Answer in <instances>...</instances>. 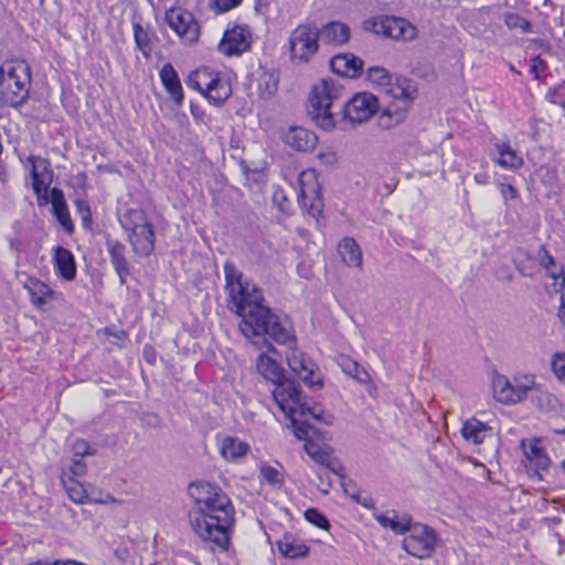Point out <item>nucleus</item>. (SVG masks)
<instances>
[{
    "instance_id": "5",
    "label": "nucleus",
    "mask_w": 565,
    "mask_h": 565,
    "mask_svg": "<svg viewBox=\"0 0 565 565\" xmlns=\"http://www.w3.org/2000/svg\"><path fill=\"white\" fill-rule=\"evenodd\" d=\"M342 86L333 79H321L312 87L309 96L308 114L317 126L331 130L334 125L331 106L341 97Z\"/></svg>"
},
{
    "instance_id": "38",
    "label": "nucleus",
    "mask_w": 565,
    "mask_h": 565,
    "mask_svg": "<svg viewBox=\"0 0 565 565\" xmlns=\"http://www.w3.org/2000/svg\"><path fill=\"white\" fill-rule=\"evenodd\" d=\"M503 21L509 30H520L522 33H531L533 31L532 23L519 13L505 12Z\"/></svg>"
},
{
    "instance_id": "51",
    "label": "nucleus",
    "mask_w": 565,
    "mask_h": 565,
    "mask_svg": "<svg viewBox=\"0 0 565 565\" xmlns=\"http://www.w3.org/2000/svg\"><path fill=\"white\" fill-rule=\"evenodd\" d=\"M546 68V62L540 56H535L531 60V73L535 75V78H539L541 73H544Z\"/></svg>"
},
{
    "instance_id": "17",
    "label": "nucleus",
    "mask_w": 565,
    "mask_h": 565,
    "mask_svg": "<svg viewBox=\"0 0 565 565\" xmlns=\"http://www.w3.org/2000/svg\"><path fill=\"white\" fill-rule=\"evenodd\" d=\"M105 246L108 252L110 263L118 275L119 282L124 286L127 277L130 275V265L126 257V246L118 239L106 237Z\"/></svg>"
},
{
    "instance_id": "42",
    "label": "nucleus",
    "mask_w": 565,
    "mask_h": 565,
    "mask_svg": "<svg viewBox=\"0 0 565 565\" xmlns=\"http://www.w3.org/2000/svg\"><path fill=\"white\" fill-rule=\"evenodd\" d=\"M305 518L308 522L318 526L319 529L327 530L330 526L328 519L315 508L308 509L305 512Z\"/></svg>"
},
{
    "instance_id": "22",
    "label": "nucleus",
    "mask_w": 565,
    "mask_h": 565,
    "mask_svg": "<svg viewBox=\"0 0 565 565\" xmlns=\"http://www.w3.org/2000/svg\"><path fill=\"white\" fill-rule=\"evenodd\" d=\"M331 70L343 77L354 78L362 72L363 62L351 53L338 54L330 61Z\"/></svg>"
},
{
    "instance_id": "45",
    "label": "nucleus",
    "mask_w": 565,
    "mask_h": 565,
    "mask_svg": "<svg viewBox=\"0 0 565 565\" xmlns=\"http://www.w3.org/2000/svg\"><path fill=\"white\" fill-rule=\"evenodd\" d=\"M74 458H83L84 456L94 455L90 445L84 439H76L72 446Z\"/></svg>"
},
{
    "instance_id": "7",
    "label": "nucleus",
    "mask_w": 565,
    "mask_h": 565,
    "mask_svg": "<svg viewBox=\"0 0 565 565\" xmlns=\"http://www.w3.org/2000/svg\"><path fill=\"white\" fill-rule=\"evenodd\" d=\"M292 430L298 439L305 441L303 449L316 463L330 469L334 475H340L342 466L332 458L331 447L316 428L309 424L294 422Z\"/></svg>"
},
{
    "instance_id": "59",
    "label": "nucleus",
    "mask_w": 565,
    "mask_h": 565,
    "mask_svg": "<svg viewBox=\"0 0 565 565\" xmlns=\"http://www.w3.org/2000/svg\"><path fill=\"white\" fill-rule=\"evenodd\" d=\"M547 271V276L553 278V279H558L562 277V275L564 274V268H561V270L556 271L555 269L553 268H550V270H546Z\"/></svg>"
},
{
    "instance_id": "15",
    "label": "nucleus",
    "mask_w": 565,
    "mask_h": 565,
    "mask_svg": "<svg viewBox=\"0 0 565 565\" xmlns=\"http://www.w3.org/2000/svg\"><path fill=\"white\" fill-rule=\"evenodd\" d=\"M253 33L248 25L234 24L225 30L218 44V51L226 56H239L249 51Z\"/></svg>"
},
{
    "instance_id": "52",
    "label": "nucleus",
    "mask_w": 565,
    "mask_h": 565,
    "mask_svg": "<svg viewBox=\"0 0 565 565\" xmlns=\"http://www.w3.org/2000/svg\"><path fill=\"white\" fill-rule=\"evenodd\" d=\"M501 194L505 201L509 199L514 200L519 196L518 190L511 184H501Z\"/></svg>"
},
{
    "instance_id": "37",
    "label": "nucleus",
    "mask_w": 565,
    "mask_h": 565,
    "mask_svg": "<svg viewBox=\"0 0 565 565\" xmlns=\"http://www.w3.org/2000/svg\"><path fill=\"white\" fill-rule=\"evenodd\" d=\"M61 482L63 483L70 499L75 503H84L87 494L82 482L77 478L61 476Z\"/></svg>"
},
{
    "instance_id": "63",
    "label": "nucleus",
    "mask_w": 565,
    "mask_h": 565,
    "mask_svg": "<svg viewBox=\"0 0 565 565\" xmlns=\"http://www.w3.org/2000/svg\"><path fill=\"white\" fill-rule=\"evenodd\" d=\"M534 43L539 44L540 46H546L545 43L542 40H534Z\"/></svg>"
},
{
    "instance_id": "14",
    "label": "nucleus",
    "mask_w": 565,
    "mask_h": 565,
    "mask_svg": "<svg viewBox=\"0 0 565 565\" xmlns=\"http://www.w3.org/2000/svg\"><path fill=\"white\" fill-rule=\"evenodd\" d=\"M164 21L184 43L192 44L199 40L200 26L191 12L170 8L164 13Z\"/></svg>"
},
{
    "instance_id": "18",
    "label": "nucleus",
    "mask_w": 565,
    "mask_h": 565,
    "mask_svg": "<svg viewBox=\"0 0 565 565\" xmlns=\"http://www.w3.org/2000/svg\"><path fill=\"white\" fill-rule=\"evenodd\" d=\"M284 142L297 151H311L318 142L317 135L303 127H290L284 135Z\"/></svg>"
},
{
    "instance_id": "3",
    "label": "nucleus",
    "mask_w": 565,
    "mask_h": 565,
    "mask_svg": "<svg viewBox=\"0 0 565 565\" xmlns=\"http://www.w3.org/2000/svg\"><path fill=\"white\" fill-rule=\"evenodd\" d=\"M273 397L281 413L290 420L294 428V422L297 424H307L302 418L311 416L313 419L326 425H332L333 416L326 414L320 405L309 406L302 397L299 384L297 382H285L273 390Z\"/></svg>"
},
{
    "instance_id": "8",
    "label": "nucleus",
    "mask_w": 565,
    "mask_h": 565,
    "mask_svg": "<svg viewBox=\"0 0 565 565\" xmlns=\"http://www.w3.org/2000/svg\"><path fill=\"white\" fill-rule=\"evenodd\" d=\"M186 85L200 92L215 106L222 105L232 95L230 83L209 67H202L192 72L188 76Z\"/></svg>"
},
{
    "instance_id": "49",
    "label": "nucleus",
    "mask_w": 565,
    "mask_h": 565,
    "mask_svg": "<svg viewBox=\"0 0 565 565\" xmlns=\"http://www.w3.org/2000/svg\"><path fill=\"white\" fill-rule=\"evenodd\" d=\"M515 390L523 391L522 401L526 398L527 393L533 388L534 386V377L531 375H525L521 381H515Z\"/></svg>"
},
{
    "instance_id": "44",
    "label": "nucleus",
    "mask_w": 565,
    "mask_h": 565,
    "mask_svg": "<svg viewBox=\"0 0 565 565\" xmlns=\"http://www.w3.org/2000/svg\"><path fill=\"white\" fill-rule=\"evenodd\" d=\"M329 471L331 470L322 466L316 471V475L319 479L318 488L324 494L329 493L330 489L332 488V481Z\"/></svg>"
},
{
    "instance_id": "9",
    "label": "nucleus",
    "mask_w": 565,
    "mask_h": 565,
    "mask_svg": "<svg viewBox=\"0 0 565 565\" xmlns=\"http://www.w3.org/2000/svg\"><path fill=\"white\" fill-rule=\"evenodd\" d=\"M437 543L438 535L433 527L422 523H413L402 545L409 555L423 559L433 555Z\"/></svg>"
},
{
    "instance_id": "26",
    "label": "nucleus",
    "mask_w": 565,
    "mask_h": 565,
    "mask_svg": "<svg viewBox=\"0 0 565 565\" xmlns=\"http://www.w3.org/2000/svg\"><path fill=\"white\" fill-rule=\"evenodd\" d=\"M521 447L523 449L524 456L529 460V462L539 471H545L550 467L551 460L544 448L541 445V440L537 438H533L526 443L522 440Z\"/></svg>"
},
{
    "instance_id": "16",
    "label": "nucleus",
    "mask_w": 565,
    "mask_h": 565,
    "mask_svg": "<svg viewBox=\"0 0 565 565\" xmlns=\"http://www.w3.org/2000/svg\"><path fill=\"white\" fill-rule=\"evenodd\" d=\"M377 98L371 93H360L345 103L343 117L351 124L367 121L377 110Z\"/></svg>"
},
{
    "instance_id": "34",
    "label": "nucleus",
    "mask_w": 565,
    "mask_h": 565,
    "mask_svg": "<svg viewBox=\"0 0 565 565\" xmlns=\"http://www.w3.org/2000/svg\"><path fill=\"white\" fill-rule=\"evenodd\" d=\"M489 431L487 424L476 419H467L460 429L462 438L470 444L480 445L484 441L486 436Z\"/></svg>"
},
{
    "instance_id": "62",
    "label": "nucleus",
    "mask_w": 565,
    "mask_h": 565,
    "mask_svg": "<svg viewBox=\"0 0 565 565\" xmlns=\"http://www.w3.org/2000/svg\"><path fill=\"white\" fill-rule=\"evenodd\" d=\"M554 433L557 434V435H565V427L564 428L554 429Z\"/></svg>"
},
{
    "instance_id": "27",
    "label": "nucleus",
    "mask_w": 565,
    "mask_h": 565,
    "mask_svg": "<svg viewBox=\"0 0 565 565\" xmlns=\"http://www.w3.org/2000/svg\"><path fill=\"white\" fill-rule=\"evenodd\" d=\"M383 93L394 99L412 102L417 96V87L408 78L393 77Z\"/></svg>"
},
{
    "instance_id": "32",
    "label": "nucleus",
    "mask_w": 565,
    "mask_h": 565,
    "mask_svg": "<svg viewBox=\"0 0 565 565\" xmlns=\"http://www.w3.org/2000/svg\"><path fill=\"white\" fill-rule=\"evenodd\" d=\"M494 149L498 153V158H493V161L500 167L509 170H518L523 166L524 161L522 157L516 154L508 141L497 142Z\"/></svg>"
},
{
    "instance_id": "20",
    "label": "nucleus",
    "mask_w": 565,
    "mask_h": 565,
    "mask_svg": "<svg viewBox=\"0 0 565 565\" xmlns=\"http://www.w3.org/2000/svg\"><path fill=\"white\" fill-rule=\"evenodd\" d=\"M159 77L171 99L178 106H181L184 99L183 88L178 72L173 65L171 63H166L159 72Z\"/></svg>"
},
{
    "instance_id": "11",
    "label": "nucleus",
    "mask_w": 565,
    "mask_h": 565,
    "mask_svg": "<svg viewBox=\"0 0 565 565\" xmlns=\"http://www.w3.org/2000/svg\"><path fill=\"white\" fill-rule=\"evenodd\" d=\"M298 183L299 205L310 216L318 217L322 213L323 204L320 195V185L316 170L309 169L302 171L298 177Z\"/></svg>"
},
{
    "instance_id": "24",
    "label": "nucleus",
    "mask_w": 565,
    "mask_h": 565,
    "mask_svg": "<svg viewBox=\"0 0 565 565\" xmlns=\"http://www.w3.org/2000/svg\"><path fill=\"white\" fill-rule=\"evenodd\" d=\"M53 263L56 274L65 280H73L76 277V263L74 255L63 246L53 249Z\"/></svg>"
},
{
    "instance_id": "61",
    "label": "nucleus",
    "mask_w": 565,
    "mask_h": 565,
    "mask_svg": "<svg viewBox=\"0 0 565 565\" xmlns=\"http://www.w3.org/2000/svg\"><path fill=\"white\" fill-rule=\"evenodd\" d=\"M29 565H54V562L53 563H46V562H43V561H38V562H33Z\"/></svg>"
},
{
    "instance_id": "13",
    "label": "nucleus",
    "mask_w": 565,
    "mask_h": 565,
    "mask_svg": "<svg viewBox=\"0 0 565 565\" xmlns=\"http://www.w3.org/2000/svg\"><path fill=\"white\" fill-rule=\"evenodd\" d=\"M290 370L311 390L321 388L322 377L315 362L302 351L290 348L286 354Z\"/></svg>"
},
{
    "instance_id": "50",
    "label": "nucleus",
    "mask_w": 565,
    "mask_h": 565,
    "mask_svg": "<svg viewBox=\"0 0 565 565\" xmlns=\"http://www.w3.org/2000/svg\"><path fill=\"white\" fill-rule=\"evenodd\" d=\"M262 476L271 484L280 482L279 471L273 467L267 466L262 468Z\"/></svg>"
},
{
    "instance_id": "31",
    "label": "nucleus",
    "mask_w": 565,
    "mask_h": 565,
    "mask_svg": "<svg viewBox=\"0 0 565 565\" xmlns=\"http://www.w3.org/2000/svg\"><path fill=\"white\" fill-rule=\"evenodd\" d=\"M339 254L343 263L349 267L362 268V250L352 237H344L338 246Z\"/></svg>"
},
{
    "instance_id": "21",
    "label": "nucleus",
    "mask_w": 565,
    "mask_h": 565,
    "mask_svg": "<svg viewBox=\"0 0 565 565\" xmlns=\"http://www.w3.org/2000/svg\"><path fill=\"white\" fill-rule=\"evenodd\" d=\"M25 163L30 169L32 184L51 185L53 182V170L49 159L30 154L26 158Z\"/></svg>"
},
{
    "instance_id": "35",
    "label": "nucleus",
    "mask_w": 565,
    "mask_h": 565,
    "mask_svg": "<svg viewBox=\"0 0 565 565\" xmlns=\"http://www.w3.org/2000/svg\"><path fill=\"white\" fill-rule=\"evenodd\" d=\"M319 34L328 43L341 45L349 41L350 29L344 23L333 21L326 24Z\"/></svg>"
},
{
    "instance_id": "46",
    "label": "nucleus",
    "mask_w": 565,
    "mask_h": 565,
    "mask_svg": "<svg viewBox=\"0 0 565 565\" xmlns=\"http://www.w3.org/2000/svg\"><path fill=\"white\" fill-rule=\"evenodd\" d=\"M50 185L44 184H32V190L36 195V201L39 206H44L49 202H51V194L49 195Z\"/></svg>"
},
{
    "instance_id": "60",
    "label": "nucleus",
    "mask_w": 565,
    "mask_h": 565,
    "mask_svg": "<svg viewBox=\"0 0 565 565\" xmlns=\"http://www.w3.org/2000/svg\"><path fill=\"white\" fill-rule=\"evenodd\" d=\"M559 287H561V294L562 292H565V271L564 274L562 275L561 277V284H559Z\"/></svg>"
},
{
    "instance_id": "55",
    "label": "nucleus",
    "mask_w": 565,
    "mask_h": 565,
    "mask_svg": "<svg viewBox=\"0 0 565 565\" xmlns=\"http://www.w3.org/2000/svg\"><path fill=\"white\" fill-rule=\"evenodd\" d=\"M558 317L562 323L565 326V292L561 294V305L558 308Z\"/></svg>"
},
{
    "instance_id": "10",
    "label": "nucleus",
    "mask_w": 565,
    "mask_h": 565,
    "mask_svg": "<svg viewBox=\"0 0 565 565\" xmlns=\"http://www.w3.org/2000/svg\"><path fill=\"white\" fill-rule=\"evenodd\" d=\"M319 31L311 24H299L289 35L288 45L292 61L308 62L317 53Z\"/></svg>"
},
{
    "instance_id": "1",
    "label": "nucleus",
    "mask_w": 565,
    "mask_h": 565,
    "mask_svg": "<svg viewBox=\"0 0 565 565\" xmlns=\"http://www.w3.org/2000/svg\"><path fill=\"white\" fill-rule=\"evenodd\" d=\"M225 291L228 309L239 316V330L243 335L256 347L266 345L268 351H275L266 337L279 344L294 341L291 322L287 317L274 313L263 305L262 290L252 281L244 278L243 273L233 262H225Z\"/></svg>"
},
{
    "instance_id": "33",
    "label": "nucleus",
    "mask_w": 565,
    "mask_h": 565,
    "mask_svg": "<svg viewBox=\"0 0 565 565\" xmlns=\"http://www.w3.org/2000/svg\"><path fill=\"white\" fill-rule=\"evenodd\" d=\"M279 552L289 558L303 557L308 554L309 547L298 537L286 533L277 541Z\"/></svg>"
},
{
    "instance_id": "25",
    "label": "nucleus",
    "mask_w": 565,
    "mask_h": 565,
    "mask_svg": "<svg viewBox=\"0 0 565 565\" xmlns=\"http://www.w3.org/2000/svg\"><path fill=\"white\" fill-rule=\"evenodd\" d=\"M51 204L54 217L61 226L67 232L73 233L74 224L64 198V192L58 188L51 189Z\"/></svg>"
},
{
    "instance_id": "58",
    "label": "nucleus",
    "mask_w": 565,
    "mask_h": 565,
    "mask_svg": "<svg viewBox=\"0 0 565 565\" xmlns=\"http://www.w3.org/2000/svg\"><path fill=\"white\" fill-rule=\"evenodd\" d=\"M143 356L147 362L153 363L154 362V351L152 350V348L146 347L143 350Z\"/></svg>"
},
{
    "instance_id": "56",
    "label": "nucleus",
    "mask_w": 565,
    "mask_h": 565,
    "mask_svg": "<svg viewBox=\"0 0 565 565\" xmlns=\"http://www.w3.org/2000/svg\"><path fill=\"white\" fill-rule=\"evenodd\" d=\"M475 181L478 184H487L489 183V174L487 172H479L475 174Z\"/></svg>"
},
{
    "instance_id": "29",
    "label": "nucleus",
    "mask_w": 565,
    "mask_h": 565,
    "mask_svg": "<svg viewBox=\"0 0 565 565\" xmlns=\"http://www.w3.org/2000/svg\"><path fill=\"white\" fill-rule=\"evenodd\" d=\"M250 447L237 437L226 436L222 439L220 452L227 461H238L246 457Z\"/></svg>"
},
{
    "instance_id": "23",
    "label": "nucleus",
    "mask_w": 565,
    "mask_h": 565,
    "mask_svg": "<svg viewBox=\"0 0 565 565\" xmlns=\"http://www.w3.org/2000/svg\"><path fill=\"white\" fill-rule=\"evenodd\" d=\"M492 388L497 401L503 404H516L522 402L523 391L515 390L508 377L497 374L492 380Z\"/></svg>"
},
{
    "instance_id": "28",
    "label": "nucleus",
    "mask_w": 565,
    "mask_h": 565,
    "mask_svg": "<svg viewBox=\"0 0 565 565\" xmlns=\"http://www.w3.org/2000/svg\"><path fill=\"white\" fill-rule=\"evenodd\" d=\"M374 518L382 527L390 529L395 534H406L413 524V519L409 514L404 513L399 515L394 510L388 513H374Z\"/></svg>"
},
{
    "instance_id": "19",
    "label": "nucleus",
    "mask_w": 565,
    "mask_h": 565,
    "mask_svg": "<svg viewBox=\"0 0 565 565\" xmlns=\"http://www.w3.org/2000/svg\"><path fill=\"white\" fill-rule=\"evenodd\" d=\"M256 370L266 380L275 384L274 388H277L285 382H295L294 380L286 379L284 370L280 364L267 353H262L256 360Z\"/></svg>"
},
{
    "instance_id": "36",
    "label": "nucleus",
    "mask_w": 565,
    "mask_h": 565,
    "mask_svg": "<svg viewBox=\"0 0 565 565\" xmlns=\"http://www.w3.org/2000/svg\"><path fill=\"white\" fill-rule=\"evenodd\" d=\"M132 31L137 47L145 57H149L152 50V39L156 38V34L145 29L138 21H132Z\"/></svg>"
},
{
    "instance_id": "48",
    "label": "nucleus",
    "mask_w": 565,
    "mask_h": 565,
    "mask_svg": "<svg viewBox=\"0 0 565 565\" xmlns=\"http://www.w3.org/2000/svg\"><path fill=\"white\" fill-rule=\"evenodd\" d=\"M215 11L220 13L227 12L238 7L243 0H212Z\"/></svg>"
},
{
    "instance_id": "30",
    "label": "nucleus",
    "mask_w": 565,
    "mask_h": 565,
    "mask_svg": "<svg viewBox=\"0 0 565 565\" xmlns=\"http://www.w3.org/2000/svg\"><path fill=\"white\" fill-rule=\"evenodd\" d=\"M23 286L30 295L32 305L36 308H42L54 294L46 284L36 278L28 277Z\"/></svg>"
},
{
    "instance_id": "57",
    "label": "nucleus",
    "mask_w": 565,
    "mask_h": 565,
    "mask_svg": "<svg viewBox=\"0 0 565 565\" xmlns=\"http://www.w3.org/2000/svg\"><path fill=\"white\" fill-rule=\"evenodd\" d=\"M354 500L366 509L374 508L373 499L371 498H364L363 500H360L358 497H354Z\"/></svg>"
},
{
    "instance_id": "6",
    "label": "nucleus",
    "mask_w": 565,
    "mask_h": 565,
    "mask_svg": "<svg viewBox=\"0 0 565 565\" xmlns=\"http://www.w3.org/2000/svg\"><path fill=\"white\" fill-rule=\"evenodd\" d=\"M2 78L3 98L10 107L22 106L29 97L30 92V68L29 65L19 61L14 64H4L0 67Z\"/></svg>"
},
{
    "instance_id": "53",
    "label": "nucleus",
    "mask_w": 565,
    "mask_h": 565,
    "mask_svg": "<svg viewBox=\"0 0 565 565\" xmlns=\"http://www.w3.org/2000/svg\"><path fill=\"white\" fill-rule=\"evenodd\" d=\"M540 263L546 270H550V268L555 267L554 257L545 248H543V255L540 259Z\"/></svg>"
},
{
    "instance_id": "2",
    "label": "nucleus",
    "mask_w": 565,
    "mask_h": 565,
    "mask_svg": "<svg viewBox=\"0 0 565 565\" xmlns=\"http://www.w3.org/2000/svg\"><path fill=\"white\" fill-rule=\"evenodd\" d=\"M190 494L195 501L190 513V523L195 534L223 551L227 550L235 522V510L230 498L222 489L209 482L192 483Z\"/></svg>"
},
{
    "instance_id": "54",
    "label": "nucleus",
    "mask_w": 565,
    "mask_h": 565,
    "mask_svg": "<svg viewBox=\"0 0 565 565\" xmlns=\"http://www.w3.org/2000/svg\"><path fill=\"white\" fill-rule=\"evenodd\" d=\"M318 158L321 160L322 163L327 166H331L337 161V156L333 151H326V152H319Z\"/></svg>"
},
{
    "instance_id": "43",
    "label": "nucleus",
    "mask_w": 565,
    "mask_h": 565,
    "mask_svg": "<svg viewBox=\"0 0 565 565\" xmlns=\"http://www.w3.org/2000/svg\"><path fill=\"white\" fill-rule=\"evenodd\" d=\"M87 472V467L85 462H83L79 458H74L66 470H63L61 476L79 478L85 476Z\"/></svg>"
},
{
    "instance_id": "39",
    "label": "nucleus",
    "mask_w": 565,
    "mask_h": 565,
    "mask_svg": "<svg viewBox=\"0 0 565 565\" xmlns=\"http://www.w3.org/2000/svg\"><path fill=\"white\" fill-rule=\"evenodd\" d=\"M394 76L387 70L381 66H373L367 70V78L371 83L379 86L383 92Z\"/></svg>"
},
{
    "instance_id": "4",
    "label": "nucleus",
    "mask_w": 565,
    "mask_h": 565,
    "mask_svg": "<svg viewBox=\"0 0 565 565\" xmlns=\"http://www.w3.org/2000/svg\"><path fill=\"white\" fill-rule=\"evenodd\" d=\"M119 224L127 234L128 243L138 257H148L154 250L156 234L146 212L141 209H128L119 215Z\"/></svg>"
},
{
    "instance_id": "12",
    "label": "nucleus",
    "mask_w": 565,
    "mask_h": 565,
    "mask_svg": "<svg viewBox=\"0 0 565 565\" xmlns=\"http://www.w3.org/2000/svg\"><path fill=\"white\" fill-rule=\"evenodd\" d=\"M366 28L376 34H383L396 41H412L417 36V29L403 18L380 17L366 21Z\"/></svg>"
},
{
    "instance_id": "47",
    "label": "nucleus",
    "mask_w": 565,
    "mask_h": 565,
    "mask_svg": "<svg viewBox=\"0 0 565 565\" xmlns=\"http://www.w3.org/2000/svg\"><path fill=\"white\" fill-rule=\"evenodd\" d=\"M552 369L559 380L565 381V353H556L554 355Z\"/></svg>"
},
{
    "instance_id": "64",
    "label": "nucleus",
    "mask_w": 565,
    "mask_h": 565,
    "mask_svg": "<svg viewBox=\"0 0 565 565\" xmlns=\"http://www.w3.org/2000/svg\"><path fill=\"white\" fill-rule=\"evenodd\" d=\"M385 117H390V111L385 110L381 117L382 120H384Z\"/></svg>"
},
{
    "instance_id": "40",
    "label": "nucleus",
    "mask_w": 565,
    "mask_h": 565,
    "mask_svg": "<svg viewBox=\"0 0 565 565\" xmlns=\"http://www.w3.org/2000/svg\"><path fill=\"white\" fill-rule=\"evenodd\" d=\"M271 199H273L274 205H276L280 212H282L285 214L290 213L291 203L288 199L286 191L282 188H280L278 185L273 186Z\"/></svg>"
},
{
    "instance_id": "41",
    "label": "nucleus",
    "mask_w": 565,
    "mask_h": 565,
    "mask_svg": "<svg viewBox=\"0 0 565 565\" xmlns=\"http://www.w3.org/2000/svg\"><path fill=\"white\" fill-rule=\"evenodd\" d=\"M341 367L347 374L351 375L359 382L365 381V379L362 375H364L365 377L369 376L367 373L363 369H361V366L356 362L350 359H343L341 362Z\"/></svg>"
}]
</instances>
